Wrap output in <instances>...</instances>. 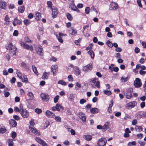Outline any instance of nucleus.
Wrapping results in <instances>:
<instances>
[{"label": "nucleus", "instance_id": "obj_26", "mask_svg": "<svg viewBox=\"0 0 146 146\" xmlns=\"http://www.w3.org/2000/svg\"><path fill=\"white\" fill-rule=\"evenodd\" d=\"M88 53L90 56L91 58L92 59H93L94 56V54L93 51L91 50H89L88 52Z\"/></svg>", "mask_w": 146, "mask_h": 146}, {"label": "nucleus", "instance_id": "obj_43", "mask_svg": "<svg viewBox=\"0 0 146 146\" xmlns=\"http://www.w3.org/2000/svg\"><path fill=\"white\" fill-rule=\"evenodd\" d=\"M74 70L76 72V73L78 75H80V71L77 67H75Z\"/></svg>", "mask_w": 146, "mask_h": 146}, {"label": "nucleus", "instance_id": "obj_38", "mask_svg": "<svg viewBox=\"0 0 146 146\" xmlns=\"http://www.w3.org/2000/svg\"><path fill=\"white\" fill-rule=\"evenodd\" d=\"M129 80V77H127L126 78L122 77L121 78V80L122 82H125Z\"/></svg>", "mask_w": 146, "mask_h": 146}, {"label": "nucleus", "instance_id": "obj_22", "mask_svg": "<svg viewBox=\"0 0 146 146\" xmlns=\"http://www.w3.org/2000/svg\"><path fill=\"white\" fill-rule=\"evenodd\" d=\"M90 111L91 113L93 114L96 113L98 112V109L97 108H91Z\"/></svg>", "mask_w": 146, "mask_h": 146}, {"label": "nucleus", "instance_id": "obj_24", "mask_svg": "<svg viewBox=\"0 0 146 146\" xmlns=\"http://www.w3.org/2000/svg\"><path fill=\"white\" fill-rule=\"evenodd\" d=\"M41 14L40 13H37L35 14V19L36 20H39L41 18Z\"/></svg>", "mask_w": 146, "mask_h": 146}, {"label": "nucleus", "instance_id": "obj_37", "mask_svg": "<svg viewBox=\"0 0 146 146\" xmlns=\"http://www.w3.org/2000/svg\"><path fill=\"white\" fill-rule=\"evenodd\" d=\"M55 120L58 122H60L61 121V117L59 116H56L54 118Z\"/></svg>", "mask_w": 146, "mask_h": 146}, {"label": "nucleus", "instance_id": "obj_21", "mask_svg": "<svg viewBox=\"0 0 146 146\" xmlns=\"http://www.w3.org/2000/svg\"><path fill=\"white\" fill-rule=\"evenodd\" d=\"M51 70L53 72V75L56 74L57 70V67L56 65L52 66L51 67Z\"/></svg>", "mask_w": 146, "mask_h": 146}, {"label": "nucleus", "instance_id": "obj_45", "mask_svg": "<svg viewBox=\"0 0 146 146\" xmlns=\"http://www.w3.org/2000/svg\"><path fill=\"white\" fill-rule=\"evenodd\" d=\"M48 5V7L50 8L51 9H52V3L50 1H48L47 2Z\"/></svg>", "mask_w": 146, "mask_h": 146}, {"label": "nucleus", "instance_id": "obj_36", "mask_svg": "<svg viewBox=\"0 0 146 146\" xmlns=\"http://www.w3.org/2000/svg\"><path fill=\"white\" fill-rule=\"evenodd\" d=\"M23 22L24 24L27 26L29 25L31 23L30 21L28 19H25Z\"/></svg>", "mask_w": 146, "mask_h": 146}, {"label": "nucleus", "instance_id": "obj_34", "mask_svg": "<svg viewBox=\"0 0 146 146\" xmlns=\"http://www.w3.org/2000/svg\"><path fill=\"white\" fill-rule=\"evenodd\" d=\"M27 95L29 97L30 99H33L34 96L32 93L31 92H29L27 94Z\"/></svg>", "mask_w": 146, "mask_h": 146}, {"label": "nucleus", "instance_id": "obj_6", "mask_svg": "<svg viewBox=\"0 0 146 146\" xmlns=\"http://www.w3.org/2000/svg\"><path fill=\"white\" fill-rule=\"evenodd\" d=\"M106 142L107 140L105 138H102L98 140L97 144L99 146H105Z\"/></svg>", "mask_w": 146, "mask_h": 146}, {"label": "nucleus", "instance_id": "obj_30", "mask_svg": "<svg viewBox=\"0 0 146 146\" xmlns=\"http://www.w3.org/2000/svg\"><path fill=\"white\" fill-rule=\"evenodd\" d=\"M7 142L8 143V146H13V140L12 139H8Z\"/></svg>", "mask_w": 146, "mask_h": 146}, {"label": "nucleus", "instance_id": "obj_57", "mask_svg": "<svg viewBox=\"0 0 146 146\" xmlns=\"http://www.w3.org/2000/svg\"><path fill=\"white\" fill-rule=\"evenodd\" d=\"M57 37V38L58 39V40L60 42H63V40L62 39V37H59L58 36V35H56Z\"/></svg>", "mask_w": 146, "mask_h": 146}, {"label": "nucleus", "instance_id": "obj_51", "mask_svg": "<svg viewBox=\"0 0 146 146\" xmlns=\"http://www.w3.org/2000/svg\"><path fill=\"white\" fill-rule=\"evenodd\" d=\"M90 8L89 7H86L85 9V12L86 14H88L89 13Z\"/></svg>", "mask_w": 146, "mask_h": 146}, {"label": "nucleus", "instance_id": "obj_55", "mask_svg": "<svg viewBox=\"0 0 146 146\" xmlns=\"http://www.w3.org/2000/svg\"><path fill=\"white\" fill-rule=\"evenodd\" d=\"M17 136V134L15 132H13L12 133L11 137L12 138H15Z\"/></svg>", "mask_w": 146, "mask_h": 146}, {"label": "nucleus", "instance_id": "obj_56", "mask_svg": "<svg viewBox=\"0 0 146 146\" xmlns=\"http://www.w3.org/2000/svg\"><path fill=\"white\" fill-rule=\"evenodd\" d=\"M14 111L16 112H20L21 108L19 109L17 107H15L14 108Z\"/></svg>", "mask_w": 146, "mask_h": 146}, {"label": "nucleus", "instance_id": "obj_42", "mask_svg": "<svg viewBox=\"0 0 146 146\" xmlns=\"http://www.w3.org/2000/svg\"><path fill=\"white\" fill-rule=\"evenodd\" d=\"M50 125V122L48 121H46L44 123V128H47L48 126Z\"/></svg>", "mask_w": 146, "mask_h": 146}, {"label": "nucleus", "instance_id": "obj_53", "mask_svg": "<svg viewBox=\"0 0 146 146\" xmlns=\"http://www.w3.org/2000/svg\"><path fill=\"white\" fill-rule=\"evenodd\" d=\"M9 17L8 15H6L5 18V21L9 23L10 22L9 20Z\"/></svg>", "mask_w": 146, "mask_h": 146}, {"label": "nucleus", "instance_id": "obj_3", "mask_svg": "<svg viewBox=\"0 0 146 146\" xmlns=\"http://www.w3.org/2000/svg\"><path fill=\"white\" fill-rule=\"evenodd\" d=\"M21 45L22 46L23 48L27 50H30L31 51L33 50V48L32 45H29L26 43L23 42H20Z\"/></svg>", "mask_w": 146, "mask_h": 146}, {"label": "nucleus", "instance_id": "obj_59", "mask_svg": "<svg viewBox=\"0 0 146 146\" xmlns=\"http://www.w3.org/2000/svg\"><path fill=\"white\" fill-rule=\"evenodd\" d=\"M89 25H86V26H84L83 27V31H82L83 33H84V31L86 28H87V29H87L88 30V28H89Z\"/></svg>", "mask_w": 146, "mask_h": 146}, {"label": "nucleus", "instance_id": "obj_2", "mask_svg": "<svg viewBox=\"0 0 146 146\" xmlns=\"http://www.w3.org/2000/svg\"><path fill=\"white\" fill-rule=\"evenodd\" d=\"M91 82L93 83L94 84L92 85V86L93 87H95V85H94L95 84L97 88H100V82L98 80V79L97 78H92L91 79Z\"/></svg>", "mask_w": 146, "mask_h": 146}, {"label": "nucleus", "instance_id": "obj_50", "mask_svg": "<svg viewBox=\"0 0 146 146\" xmlns=\"http://www.w3.org/2000/svg\"><path fill=\"white\" fill-rule=\"evenodd\" d=\"M86 102V100L84 99H81L80 101V104H83Z\"/></svg>", "mask_w": 146, "mask_h": 146}, {"label": "nucleus", "instance_id": "obj_44", "mask_svg": "<svg viewBox=\"0 0 146 146\" xmlns=\"http://www.w3.org/2000/svg\"><path fill=\"white\" fill-rule=\"evenodd\" d=\"M59 98V96L58 95H57L54 98V102L55 103H56L58 102Z\"/></svg>", "mask_w": 146, "mask_h": 146}, {"label": "nucleus", "instance_id": "obj_54", "mask_svg": "<svg viewBox=\"0 0 146 146\" xmlns=\"http://www.w3.org/2000/svg\"><path fill=\"white\" fill-rule=\"evenodd\" d=\"M136 129L137 130L138 129V131L140 132L142 130V128L141 126H137L136 127Z\"/></svg>", "mask_w": 146, "mask_h": 146}, {"label": "nucleus", "instance_id": "obj_46", "mask_svg": "<svg viewBox=\"0 0 146 146\" xmlns=\"http://www.w3.org/2000/svg\"><path fill=\"white\" fill-rule=\"evenodd\" d=\"M66 16L68 19L69 20H71L72 19V18L69 13H67L66 14Z\"/></svg>", "mask_w": 146, "mask_h": 146}, {"label": "nucleus", "instance_id": "obj_27", "mask_svg": "<svg viewBox=\"0 0 146 146\" xmlns=\"http://www.w3.org/2000/svg\"><path fill=\"white\" fill-rule=\"evenodd\" d=\"M109 123L108 122H106L105 124L102 127L103 131H106L109 128Z\"/></svg>", "mask_w": 146, "mask_h": 146}, {"label": "nucleus", "instance_id": "obj_17", "mask_svg": "<svg viewBox=\"0 0 146 146\" xmlns=\"http://www.w3.org/2000/svg\"><path fill=\"white\" fill-rule=\"evenodd\" d=\"M46 115L49 118H52L55 115V114L51 111L47 110L46 112Z\"/></svg>", "mask_w": 146, "mask_h": 146}, {"label": "nucleus", "instance_id": "obj_9", "mask_svg": "<svg viewBox=\"0 0 146 146\" xmlns=\"http://www.w3.org/2000/svg\"><path fill=\"white\" fill-rule=\"evenodd\" d=\"M35 139L38 143L41 144L42 146H48L46 143L40 138L36 137Z\"/></svg>", "mask_w": 146, "mask_h": 146}, {"label": "nucleus", "instance_id": "obj_62", "mask_svg": "<svg viewBox=\"0 0 146 146\" xmlns=\"http://www.w3.org/2000/svg\"><path fill=\"white\" fill-rule=\"evenodd\" d=\"M115 51L117 52H121L122 50V49L120 47H118L115 49Z\"/></svg>", "mask_w": 146, "mask_h": 146}, {"label": "nucleus", "instance_id": "obj_13", "mask_svg": "<svg viewBox=\"0 0 146 146\" xmlns=\"http://www.w3.org/2000/svg\"><path fill=\"white\" fill-rule=\"evenodd\" d=\"M59 108H60L62 109H63L64 108L61 105L57 104H56V106L55 107H52V110L53 111H55L56 110H57L58 111H60Z\"/></svg>", "mask_w": 146, "mask_h": 146}, {"label": "nucleus", "instance_id": "obj_33", "mask_svg": "<svg viewBox=\"0 0 146 146\" xmlns=\"http://www.w3.org/2000/svg\"><path fill=\"white\" fill-rule=\"evenodd\" d=\"M32 68L34 73L37 75H38V72L37 71L36 67L35 66L33 65L32 66Z\"/></svg>", "mask_w": 146, "mask_h": 146}, {"label": "nucleus", "instance_id": "obj_29", "mask_svg": "<svg viewBox=\"0 0 146 146\" xmlns=\"http://www.w3.org/2000/svg\"><path fill=\"white\" fill-rule=\"evenodd\" d=\"M22 80V81L23 82H25L26 83L28 82V81L26 76L25 75H23V77H22V78L21 79Z\"/></svg>", "mask_w": 146, "mask_h": 146}, {"label": "nucleus", "instance_id": "obj_64", "mask_svg": "<svg viewBox=\"0 0 146 146\" xmlns=\"http://www.w3.org/2000/svg\"><path fill=\"white\" fill-rule=\"evenodd\" d=\"M140 49L138 47H136L135 49V52L136 53H138L140 51Z\"/></svg>", "mask_w": 146, "mask_h": 146}, {"label": "nucleus", "instance_id": "obj_18", "mask_svg": "<svg viewBox=\"0 0 146 146\" xmlns=\"http://www.w3.org/2000/svg\"><path fill=\"white\" fill-rule=\"evenodd\" d=\"M10 125L13 127H15L17 125L16 121L14 119H11L9 121Z\"/></svg>", "mask_w": 146, "mask_h": 146}, {"label": "nucleus", "instance_id": "obj_61", "mask_svg": "<svg viewBox=\"0 0 146 146\" xmlns=\"http://www.w3.org/2000/svg\"><path fill=\"white\" fill-rule=\"evenodd\" d=\"M18 33L17 31L16 30H15L13 34V36H18Z\"/></svg>", "mask_w": 146, "mask_h": 146}, {"label": "nucleus", "instance_id": "obj_48", "mask_svg": "<svg viewBox=\"0 0 146 146\" xmlns=\"http://www.w3.org/2000/svg\"><path fill=\"white\" fill-rule=\"evenodd\" d=\"M14 19L15 21L16 22H17L18 24L20 25L21 23V21L20 20L18 19L17 17L15 18Z\"/></svg>", "mask_w": 146, "mask_h": 146}, {"label": "nucleus", "instance_id": "obj_52", "mask_svg": "<svg viewBox=\"0 0 146 146\" xmlns=\"http://www.w3.org/2000/svg\"><path fill=\"white\" fill-rule=\"evenodd\" d=\"M68 81L70 82H72L73 81V77L71 75H69L68 76Z\"/></svg>", "mask_w": 146, "mask_h": 146}, {"label": "nucleus", "instance_id": "obj_60", "mask_svg": "<svg viewBox=\"0 0 146 146\" xmlns=\"http://www.w3.org/2000/svg\"><path fill=\"white\" fill-rule=\"evenodd\" d=\"M138 143L140 144L141 146H143L145 145V142L141 141H139Z\"/></svg>", "mask_w": 146, "mask_h": 146}, {"label": "nucleus", "instance_id": "obj_23", "mask_svg": "<svg viewBox=\"0 0 146 146\" xmlns=\"http://www.w3.org/2000/svg\"><path fill=\"white\" fill-rule=\"evenodd\" d=\"M50 74L49 72L47 73L46 72H44L43 73V76H42V79L45 80V79H47L48 78V75Z\"/></svg>", "mask_w": 146, "mask_h": 146}, {"label": "nucleus", "instance_id": "obj_16", "mask_svg": "<svg viewBox=\"0 0 146 146\" xmlns=\"http://www.w3.org/2000/svg\"><path fill=\"white\" fill-rule=\"evenodd\" d=\"M29 129L31 131L34 133L35 135H40V133L39 131L37 130L35 127H29Z\"/></svg>", "mask_w": 146, "mask_h": 146}, {"label": "nucleus", "instance_id": "obj_10", "mask_svg": "<svg viewBox=\"0 0 146 146\" xmlns=\"http://www.w3.org/2000/svg\"><path fill=\"white\" fill-rule=\"evenodd\" d=\"M133 89L132 88H129L127 90L126 94V98L128 99H130L132 97V94Z\"/></svg>", "mask_w": 146, "mask_h": 146}, {"label": "nucleus", "instance_id": "obj_63", "mask_svg": "<svg viewBox=\"0 0 146 146\" xmlns=\"http://www.w3.org/2000/svg\"><path fill=\"white\" fill-rule=\"evenodd\" d=\"M13 117L14 119L16 120H18L20 119L19 117L17 115H14Z\"/></svg>", "mask_w": 146, "mask_h": 146}, {"label": "nucleus", "instance_id": "obj_14", "mask_svg": "<svg viewBox=\"0 0 146 146\" xmlns=\"http://www.w3.org/2000/svg\"><path fill=\"white\" fill-rule=\"evenodd\" d=\"M92 68V64L90 63L87 65L84 66L83 70L85 71H88L89 70H91Z\"/></svg>", "mask_w": 146, "mask_h": 146}, {"label": "nucleus", "instance_id": "obj_41", "mask_svg": "<svg viewBox=\"0 0 146 146\" xmlns=\"http://www.w3.org/2000/svg\"><path fill=\"white\" fill-rule=\"evenodd\" d=\"M107 44L110 47L112 48L113 46V43L109 40H108L106 42Z\"/></svg>", "mask_w": 146, "mask_h": 146}, {"label": "nucleus", "instance_id": "obj_28", "mask_svg": "<svg viewBox=\"0 0 146 146\" xmlns=\"http://www.w3.org/2000/svg\"><path fill=\"white\" fill-rule=\"evenodd\" d=\"M71 29L72 31L71 33V31L70 30L69 31V33H71L72 35H74L76 34L77 33V31L75 30V29H74L73 27H71Z\"/></svg>", "mask_w": 146, "mask_h": 146}, {"label": "nucleus", "instance_id": "obj_1", "mask_svg": "<svg viewBox=\"0 0 146 146\" xmlns=\"http://www.w3.org/2000/svg\"><path fill=\"white\" fill-rule=\"evenodd\" d=\"M6 49L9 50H13V51H11L12 54L13 55H15L16 53V51L17 50V48L15 46H13V44L11 43H9V45L7 47Z\"/></svg>", "mask_w": 146, "mask_h": 146}, {"label": "nucleus", "instance_id": "obj_39", "mask_svg": "<svg viewBox=\"0 0 146 146\" xmlns=\"http://www.w3.org/2000/svg\"><path fill=\"white\" fill-rule=\"evenodd\" d=\"M58 84H60L64 86L66 85V82L62 80H60L58 81Z\"/></svg>", "mask_w": 146, "mask_h": 146}, {"label": "nucleus", "instance_id": "obj_40", "mask_svg": "<svg viewBox=\"0 0 146 146\" xmlns=\"http://www.w3.org/2000/svg\"><path fill=\"white\" fill-rule=\"evenodd\" d=\"M136 145V143L135 141L132 142H129L127 144L128 146H132V145Z\"/></svg>", "mask_w": 146, "mask_h": 146}, {"label": "nucleus", "instance_id": "obj_15", "mask_svg": "<svg viewBox=\"0 0 146 146\" xmlns=\"http://www.w3.org/2000/svg\"><path fill=\"white\" fill-rule=\"evenodd\" d=\"M118 8V5L117 3L111 2L110 6V10L116 9Z\"/></svg>", "mask_w": 146, "mask_h": 146}, {"label": "nucleus", "instance_id": "obj_12", "mask_svg": "<svg viewBox=\"0 0 146 146\" xmlns=\"http://www.w3.org/2000/svg\"><path fill=\"white\" fill-rule=\"evenodd\" d=\"M40 97L44 101H46L49 99V96L46 94L42 93L40 94Z\"/></svg>", "mask_w": 146, "mask_h": 146}, {"label": "nucleus", "instance_id": "obj_5", "mask_svg": "<svg viewBox=\"0 0 146 146\" xmlns=\"http://www.w3.org/2000/svg\"><path fill=\"white\" fill-rule=\"evenodd\" d=\"M137 104L136 101H133L127 104L125 106L128 109H131L136 106Z\"/></svg>", "mask_w": 146, "mask_h": 146}, {"label": "nucleus", "instance_id": "obj_35", "mask_svg": "<svg viewBox=\"0 0 146 146\" xmlns=\"http://www.w3.org/2000/svg\"><path fill=\"white\" fill-rule=\"evenodd\" d=\"M104 94L108 96L110 95L111 94V93L110 91L108 90H104Z\"/></svg>", "mask_w": 146, "mask_h": 146}, {"label": "nucleus", "instance_id": "obj_20", "mask_svg": "<svg viewBox=\"0 0 146 146\" xmlns=\"http://www.w3.org/2000/svg\"><path fill=\"white\" fill-rule=\"evenodd\" d=\"M80 118L82 119L83 122H85L86 121V117L85 114L83 113H80Z\"/></svg>", "mask_w": 146, "mask_h": 146}, {"label": "nucleus", "instance_id": "obj_58", "mask_svg": "<svg viewBox=\"0 0 146 146\" xmlns=\"http://www.w3.org/2000/svg\"><path fill=\"white\" fill-rule=\"evenodd\" d=\"M81 40V39L79 38L78 40H75L74 43H75L77 45H79L80 43V41Z\"/></svg>", "mask_w": 146, "mask_h": 146}, {"label": "nucleus", "instance_id": "obj_11", "mask_svg": "<svg viewBox=\"0 0 146 146\" xmlns=\"http://www.w3.org/2000/svg\"><path fill=\"white\" fill-rule=\"evenodd\" d=\"M35 50L37 53L39 55L41 56L42 55V54L43 53V48L41 46L36 48Z\"/></svg>", "mask_w": 146, "mask_h": 146}, {"label": "nucleus", "instance_id": "obj_8", "mask_svg": "<svg viewBox=\"0 0 146 146\" xmlns=\"http://www.w3.org/2000/svg\"><path fill=\"white\" fill-rule=\"evenodd\" d=\"M52 10V15L53 18H54L56 17L57 16L58 11L56 8L53 7L51 9Z\"/></svg>", "mask_w": 146, "mask_h": 146}, {"label": "nucleus", "instance_id": "obj_47", "mask_svg": "<svg viewBox=\"0 0 146 146\" xmlns=\"http://www.w3.org/2000/svg\"><path fill=\"white\" fill-rule=\"evenodd\" d=\"M35 112L38 113H40L42 112V110L41 109L38 108H36L35 110Z\"/></svg>", "mask_w": 146, "mask_h": 146}, {"label": "nucleus", "instance_id": "obj_31", "mask_svg": "<svg viewBox=\"0 0 146 146\" xmlns=\"http://www.w3.org/2000/svg\"><path fill=\"white\" fill-rule=\"evenodd\" d=\"M84 137L85 139L87 141H90L92 138V136L90 135H86Z\"/></svg>", "mask_w": 146, "mask_h": 146}, {"label": "nucleus", "instance_id": "obj_32", "mask_svg": "<svg viewBox=\"0 0 146 146\" xmlns=\"http://www.w3.org/2000/svg\"><path fill=\"white\" fill-rule=\"evenodd\" d=\"M25 10V7L23 6H21L18 8V10L21 13H23Z\"/></svg>", "mask_w": 146, "mask_h": 146}, {"label": "nucleus", "instance_id": "obj_4", "mask_svg": "<svg viewBox=\"0 0 146 146\" xmlns=\"http://www.w3.org/2000/svg\"><path fill=\"white\" fill-rule=\"evenodd\" d=\"M20 113L23 118H27L29 117V113L25 109L21 108Z\"/></svg>", "mask_w": 146, "mask_h": 146}, {"label": "nucleus", "instance_id": "obj_19", "mask_svg": "<svg viewBox=\"0 0 146 146\" xmlns=\"http://www.w3.org/2000/svg\"><path fill=\"white\" fill-rule=\"evenodd\" d=\"M6 3L5 1H0V8L4 9H6Z\"/></svg>", "mask_w": 146, "mask_h": 146}, {"label": "nucleus", "instance_id": "obj_49", "mask_svg": "<svg viewBox=\"0 0 146 146\" xmlns=\"http://www.w3.org/2000/svg\"><path fill=\"white\" fill-rule=\"evenodd\" d=\"M17 76H18L20 79L22 78V74H21V73L17 71Z\"/></svg>", "mask_w": 146, "mask_h": 146}, {"label": "nucleus", "instance_id": "obj_7", "mask_svg": "<svg viewBox=\"0 0 146 146\" xmlns=\"http://www.w3.org/2000/svg\"><path fill=\"white\" fill-rule=\"evenodd\" d=\"M134 84L136 88H139L141 85L142 83L141 82V80L138 78H136L134 81Z\"/></svg>", "mask_w": 146, "mask_h": 146}, {"label": "nucleus", "instance_id": "obj_25", "mask_svg": "<svg viewBox=\"0 0 146 146\" xmlns=\"http://www.w3.org/2000/svg\"><path fill=\"white\" fill-rule=\"evenodd\" d=\"M21 66L22 68H24L26 70H29V66L25 62H22Z\"/></svg>", "mask_w": 146, "mask_h": 146}]
</instances>
